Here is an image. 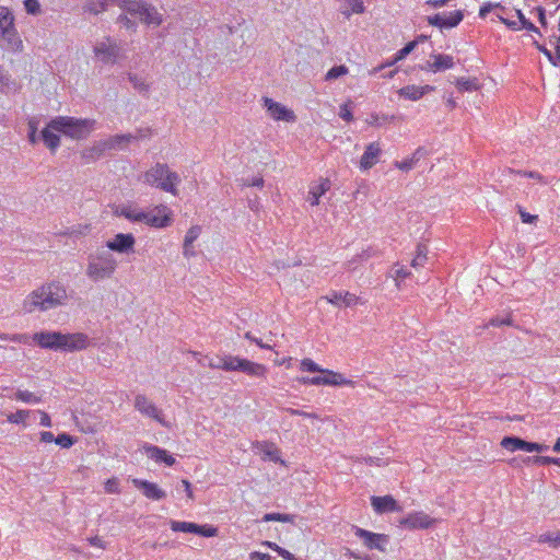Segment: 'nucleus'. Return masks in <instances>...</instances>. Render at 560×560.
Wrapping results in <instances>:
<instances>
[{
	"instance_id": "obj_12",
	"label": "nucleus",
	"mask_w": 560,
	"mask_h": 560,
	"mask_svg": "<svg viewBox=\"0 0 560 560\" xmlns=\"http://www.w3.org/2000/svg\"><path fill=\"white\" fill-rule=\"evenodd\" d=\"M135 244L136 238L131 233H118L106 242V247L119 254H129L133 253Z\"/></svg>"
},
{
	"instance_id": "obj_4",
	"label": "nucleus",
	"mask_w": 560,
	"mask_h": 560,
	"mask_svg": "<svg viewBox=\"0 0 560 560\" xmlns=\"http://www.w3.org/2000/svg\"><path fill=\"white\" fill-rule=\"evenodd\" d=\"M95 120L69 116H58L48 122V127L72 139H85L94 129Z\"/></svg>"
},
{
	"instance_id": "obj_48",
	"label": "nucleus",
	"mask_w": 560,
	"mask_h": 560,
	"mask_svg": "<svg viewBox=\"0 0 560 560\" xmlns=\"http://www.w3.org/2000/svg\"><path fill=\"white\" fill-rule=\"evenodd\" d=\"M24 8L28 14L37 15L40 13V4L38 0H25Z\"/></svg>"
},
{
	"instance_id": "obj_37",
	"label": "nucleus",
	"mask_w": 560,
	"mask_h": 560,
	"mask_svg": "<svg viewBox=\"0 0 560 560\" xmlns=\"http://www.w3.org/2000/svg\"><path fill=\"white\" fill-rule=\"evenodd\" d=\"M456 88L460 92H471L478 89L476 79L459 78L456 80Z\"/></svg>"
},
{
	"instance_id": "obj_28",
	"label": "nucleus",
	"mask_w": 560,
	"mask_h": 560,
	"mask_svg": "<svg viewBox=\"0 0 560 560\" xmlns=\"http://www.w3.org/2000/svg\"><path fill=\"white\" fill-rule=\"evenodd\" d=\"M52 131L54 130L47 126L42 130L40 139L51 152H55L60 145V137Z\"/></svg>"
},
{
	"instance_id": "obj_19",
	"label": "nucleus",
	"mask_w": 560,
	"mask_h": 560,
	"mask_svg": "<svg viewBox=\"0 0 560 560\" xmlns=\"http://www.w3.org/2000/svg\"><path fill=\"white\" fill-rule=\"evenodd\" d=\"M143 137L141 130L138 131L137 135L126 133V135H115L107 139H104L107 151L108 150H122L125 149L132 140H137Z\"/></svg>"
},
{
	"instance_id": "obj_8",
	"label": "nucleus",
	"mask_w": 560,
	"mask_h": 560,
	"mask_svg": "<svg viewBox=\"0 0 560 560\" xmlns=\"http://www.w3.org/2000/svg\"><path fill=\"white\" fill-rule=\"evenodd\" d=\"M93 51L95 56L105 65L115 63L120 56V47L109 37H107L106 40L98 42L94 46Z\"/></svg>"
},
{
	"instance_id": "obj_9",
	"label": "nucleus",
	"mask_w": 560,
	"mask_h": 560,
	"mask_svg": "<svg viewBox=\"0 0 560 560\" xmlns=\"http://www.w3.org/2000/svg\"><path fill=\"white\" fill-rule=\"evenodd\" d=\"M135 408L142 415L156 420L160 424L168 428L167 421L164 419L162 410L151 402L144 395L138 394L135 397Z\"/></svg>"
},
{
	"instance_id": "obj_49",
	"label": "nucleus",
	"mask_w": 560,
	"mask_h": 560,
	"mask_svg": "<svg viewBox=\"0 0 560 560\" xmlns=\"http://www.w3.org/2000/svg\"><path fill=\"white\" fill-rule=\"evenodd\" d=\"M266 545L269 548H271L272 550L277 551L278 555L281 556L282 558H284L285 560H295L294 555H292L290 551L279 547L277 544L267 541Z\"/></svg>"
},
{
	"instance_id": "obj_1",
	"label": "nucleus",
	"mask_w": 560,
	"mask_h": 560,
	"mask_svg": "<svg viewBox=\"0 0 560 560\" xmlns=\"http://www.w3.org/2000/svg\"><path fill=\"white\" fill-rule=\"evenodd\" d=\"M31 339L43 349L66 352L84 350L91 343L89 336L83 332L63 334L61 331L42 330L35 332L32 337L30 336Z\"/></svg>"
},
{
	"instance_id": "obj_31",
	"label": "nucleus",
	"mask_w": 560,
	"mask_h": 560,
	"mask_svg": "<svg viewBox=\"0 0 560 560\" xmlns=\"http://www.w3.org/2000/svg\"><path fill=\"white\" fill-rule=\"evenodd\" d=\"M432 58L434 59V61L432 62V67H434V72L451 69L455 65L454 58L450 55L438 54L432 55Z\"/></svg>"
},
{
	"instance_id": "obj_32",
	"label": "nucleus",
	"mask_w": 560,
	"mask_h": 560,
	"mask_svg": "<svg viewBox=\"0 0 560 560\" xmlns=\"http://www.w3.org/2000/svg\"><path fill=\"white\" fill-rule=\"evenodd\" d=\"M513 174H517V175H521V176H524V177H528V178H534V179H537L539 183L544 184V185H547L549 182L538 172H533V171H515L513 168H505L503 170L502 172V175L505 176V175H513Z\"/></svg>"
},
{
	"instance_id": "obj_40",
	"label": "nucleus",
	"mask_w": 560,
	"mask_h": 560,
	"mask_svg": "<svg viewBox=\"0 0 560 560\" xmlns=\"http://www.w3.org/2000/svg\"><path fill=\"white\" fill-rule=\"evenodd\" d=\"M15 399L21 400L23 402L27 404H37L40 401V398L34 395L33 393L28 390H16L15 393Z\"/></svg>"
},
{
	"instance_id": "obj_20",
	"label": "nucleus",
	"mask_w": 560,
	"mask_h": 560,
	"mask_svg": "<svg viewBox=\"0 0 560 560\" xmlns=\"http://www.w3.org/2000/svg\"><path fill=\"white\" fill-rule=\"evenodd\" d=\"M381 153L382 149L377 142L368 144L360 160V168L363 171L370 170L378 162Z\"/></svg>"
},
{
	"instance_id": "obj_35",
	"label": "nucleus",
	"mask_w": 560,
	"mask_h": 560,
	"mask_svg": "<svg viewBox=\"0 0 560 560\" xmlns=\"http://www.w3.org/2000/svg\"><path fill=\"white\" fill-rule=\"evenodd\" d=\"M398 94L410 101H418L422 97V91L417 85H407L398 91Z\"/></svg>"
},
{
	"instance_id": "obj_7",
	"label": "nucleus",
	"mask_w": 560,
	"mask_h": 560,
	"mask_svg": "<svg viewBox=\"0 0 560 560\" xmlns=\"http://www.w3.org/2000/svg\"><path fill=\"white\" fill-rule=\"evenodd\" d=\"M117 261L109 252H100L91 256L86 269V276L93 281L110 278L115 272Z\"/></svg>"
},
{
	"instance_id": "obj_58",
	"label": "nucleus",
	"mask_w": 560,
	"mask_h": 560,
	"mask_svg": "<svg viewBox=\"0 0 560 560\" xmlns=\"http://www.w3.org/2000/svg\"><path fill=\"white\" fill-rule=\"evenodd\" d=\"M105 491L107 493H118L119 492V482H118V480L115 479V478L108 479L105 482Z\"/></svg>"
},
{
	"instance_id": "obj_47",
	"label": "nucleus",
	"mask_w": 560,
	"mask_h": 560,
	"mask_svg": "<svg viewBox=\"0 0 560 560\" xmlns=\"http://www.w3.org/2000/svg\"><path fill=\"white\" fill-rule=\"evenodd\" d=\"M533 459L534 463L540 464V465H557L560 466V458L559 457H549V456H534L533 458L528 457V460Z\"/></svg>"
},
{
	"instance_id": "obj_27",
	"label": "nucleus",
	"mask_w": 560,
	"mask_h": 560,
	"mask_svg": "<svg viewBox=\"0 0 560 560\" xmlns=\"http://www.w3.org/2000/svg\"><path fill=\"white\" fill-rule=\"evenodd\" d=\"M141 21L148 25L159 26L161 25L163 20L162 15L158 12V10L153 5L148 3L141 15Z\"/></svg>"
},
{
	"instance_id": "obj_23",
	"label": "nucleus",
	"mask_w": 560,
	"mask_h": 560,
	"mask_svg": "<svg viewBox=\"0 0 560 560\" xmlns=\"http://www.w3.org/2000/svg\"><path fill=\"white\" fill-rule=\"evenodd\" d=\"M107 151L104 140L95 141L91 147L85 148L81 152V156L85 163L97 161Z\"/></svg>"
},
{
	"instance_id": "obj_15",
	"label": "nucleus",
	"mask_w": 560,
	"mask_h": 560,
	"mask_svg": "<svg viewBox=\"0 0 560 560\" xmlns=\"http://www.w3.org/2000/svg\"><path fill=\"white\" fill-rule=\"evenodd\" d=\"M264 103L269 112L270 116L275 120H283V121H294L295 115L291 109H288L282 104L275 102L269 97H264Z\"/></svg>"
},
{
	"instance_id": "obj_6",
	"label": "nucleus",
	"mask_w": 560,
	"mask_h": 560,
	"mask_svg": "<svg viewBox=\"0 0 560 560\" xmlns=\"http://www.w3.org/2000/svg\"><path fill=\"white\" fill-rule=\"evenodd\" d=\"M209 366L224 371H240L256 377H266L267 373V368L264 364L232 355L218 357L215 361H210Z\"/></svg>"
},
{
	"instance_id": "obj_25",
	"label": "nucleus",
	"mask_w": 560,
	"mask_h": 560,
	"mask_svg": "<svg viewBox=\"0 0 560 560\" xmlns=\"http://www.w3.org/2000/svg\"><path fill=\"white\" fill-rule=\"evenodd\" d=\"M116 4V0H86L82 7L83 13L97 15L107 10L109 5Z\"/></svg>"
},
{
	"instance_id": "obj_5",
	"label": "nucleus",
	"mask_w": 560,
	"mask_h": 560,
	"mask_svg": "<svg viewBox=\"0 0 560 560\" xmlns=\"http://www.w3.org/2000/svg\"><path fill=\"white\" fill-rule=\"evenodd\" d=\"M0 48L11 52L23 49V42L15 26L14 14L9 8L2 5H0Z\"/></svg>"
},
{
	"instance_id": "obj_46",
	"label": "nucleus",
	"mask_w": 560,
	"mask_h": 560,
	"mask_svg": "<svg viewBox=\"0 0 560 560\" xmlns=\"http://www.w3.org/2000/svg\"><path fill=\"white\" fill-rule=\"evenodd\" d=\"M55 443L63 448H69L74 444V439L68 433H61L55 439Z\"/></svg>"
},
{
	"instance_id": "obj_52",
	"label": "nucleus",
	"mask_w": 560,
	"mask_h": 560,
	"mask_svg": "<svg viewBox=\"0 0 560 560\" xmlns=\"http://www.w3.org/2000/svg\"><path fill=\"white\" fill-rule=\"evenodd\" d=\"M372 256V249L369 248V249H365L363 250L361 254H359L357 257H354L353 259L349 260L348 261V268L349 269H354L355 268V262L357 261H363V260H366L368 258H370Z\"/></svg>"
},
{
	"instance_id": "obj_11",
	"label": "nucleus",
	"mask_w": 560,
	"mask_h": 560,
	"mask_svg": "<svg viewBox=\"0 0 560 560\" xmlns=\"http://www.w3.org/2000/svg\"><path fill=\"white\" fill-rule=\"evenodd\" d=\"M354 534L363 540V544L369 549H376L380 551L385 550V545L388 542V536L385 534H375L366 529L354 526Z\"/></svg>"
},
{
	"instance_id": "obj_2",
	"label": "nucleus",
	"mask_w": 560,
	"mask_h": 560,
	"mask_svg": "<svg viewBox=\"0 0 560 560\" xmlns=\"http://www.w3.org/2000/svg\"><path fill=\"white\" fill-rule=\"evenodd\" d=\"M67 299L65 287L58 282H51L27 294L23 301L22 311L24 313L46 312L62 305Z\"/></svg>"
},
{
	"instance_id": "obj_10",
	"label": "nucleus",
	"mask_w": 560,
	"mask_h": 560,
	"mask_svg": "<svg viewBox=\"0 0 560 560\" xmlns=\"http://www.w3.org/2000/svg\"><path fill=\"white\" fill-rule=\"evenodd\" d=\"M171 529L174 532H183L196 534L203 537H214L218 533V528L211 525H199L189 522L171 521Z\"/></svg>"
},
{
	"instance_id": "obj_36",
	"label": "nucleus",
	"mask_w": 560,
	"mask_h": 560,
	"mask_svg": "<svg viewBox=\"0 0 560 560\" xmlns=\"http://www.w3.org/2000/svg\"><path fill=\"white\" fill-rule=\"evenodd\" d=\"M428 248L424 244H418L416 250V257L411 261V267H422L427 261Z\"/></svg>"
},
{
	"instance_id": "obj_59",
	"label": "nucleus",
	"mask_w": 560,
	"mask_h": 560,
	"mask_svg": "<svg viewBox=\"0 0 560 560\" xmlns=\"http://www.w3.org/2000/svg\"><path fill=\"white\" fill-rule=\"evenodd\" d=\"M415 165H416V163L410 158L406 159L404 161H400V162L399 161L395 162V166L405 172L410 171L411 168L415 167Z\"/></svg>"
},
{
	"instance_id": "obj_38",
	"label": "nucleus",
	"mask_w": 560,
	"mask_h": 560,
	"mask_svg": "<svg viewBox=\"0 0 560 560\" xmlns=\"http://www.w3.org/2000/svg\"><path fill=\"white\" fill-rule=\"evenodd\" d=\"M489 326H493V327H500V326H513V319H512V315L510 313L505 314V315H498V316H494L492 317L489 323H488Z\"/></svg>"
},
{
	"instance_id": "obj_45",
	"label": "nucleus",
	"mask_w": 560,
	"mask_h": 560,
	"mask_svg": "<svg viewBox=\"0 0 560 560\" xmlns=\"http://www.w3.org/2000/svg\"><path fill=\"white\" fill-rule=\"evenodd\" d=\"M31 411L28 410H18L16 412L14 413H11L9 417H8V420L11 422V423H25L27 417L30 416Z\"/></svg>"
},
{
	"instance_id": "obj_54",
	"label": "nucleus",
	"mask_w": 560,
	"mask_h": 560,
	"mask_svg": "<svg viewBox=\"0 0 560 560\" xmlns=\"http://www.w3.org/2000/svg\"><path fill=\"white\" fill-rule=\"evenodd\" d=\"M117 22L119 24H121L124 27H126L127 30H132L135 31L136 27H137V24L135 21H132L131 19H129L126 14H120L118 18H117Z\"/></svg>"
},
{
	"instance_id": "obj_57",
	"label": "nucleus",
	"mask_w": 560,
	"mask_h": 560,
	"mask_svg": "<svg viewBox=\"0 0 560 560\" xmlns=\"http://www.w3.org/2000/svg\"><path fill=\"white\" fill-rule=\"evenodd\" d=\"M349 5L351 8V13L361 14L365 10L363 0H349Z\"/></svg>"
},
{
	"instance_id": "obj_60",
	"label": "nucleus",
	"mask_w": 560,
	"mask_h": 560,
	"mask_svg": "<svg viewBox=\"0 0 560 560\" xmlns=\"http://www.w3.org/2000/svg\"><path fill=\"white\" fill-rule=\"evenodd\" d=\"M339 116L346 121H351L353 119V115L347 104H343L340 107Z\"/></svg>"
},
{
	"instance_id": "obj_63",
	"label": "nucleus",
	"mask_w": 560,
	"mask_h": 560,
	"mask_svg": "<svg viewBox=\"0 0 560 560\" xmlns=\"http://www.w3.org/2000/svg\"><path fill=\"white\" fill-rule=\"evenodd\" d=\"M243 186H253L261 188L264 186V178L256 177L253 179H243Z\"/></svg>"
},
{
	"instance_id": "obj_64",
	"label": "nucleus",
	"mask_w": 560,
	"mask_h": 560,
	"mask_svg": "<svg viewBox=\"0 0 560 560\" xmlns=\"http://www.w3.org/2000/svg\"><path fill=\"white\" fill-rule=\"evenodd\" d=\"M249 559L250 560H271V556L268 555V553H262V552H259V551H253L249 553Z\"/></svg>"
},
{
	"instance_id": "obj_16",
	"label": "nucleus",
	"mask_w": 560,
	"mask_h": 560,
	"mask_svg": "<svg viewBox=\"0 0 560 560\" xmlns=\"http://www.w3.org/2000/svg\"><path fill=\"white\" fill-rule=\"evenodd\" d=\"M464 19V13L460 10L451 12L448 15L445 14H435L433 16H429V24L438 27L451 28L457 26Z\"/></svg>"
},
{
	"instance_id": "obj_55",
	"label": "nucleus",
	"mask_w": 560,
	"mask_h": 560,
	"mask_svg": "<svg viewBox=\"0 0 560 560\" xmlns=\"http://www.w3.org/2000/svg\"><path fill=\"white\" fill-rule=\"evenodd\" d=\"M299 381L303 384H310V385H324V383H327L324 378V376H313V377H301Z\"/></svg>"
},
{
	"instance_id": "obj_22",
	"label": "nucleus",
	"mask_w": 560,
	"mask_h": 560,
	"mask_svg": "<svg viewBox=\"0 0 560 560\" xmlns=\"http://www.w3.org/2000/svg\"><path fill=\"white\" fill-rule=\"evenodd\" d=\"M327 302L337 305V306H351L359 302V298L350 292H337L332 291L329 295L325 298Z\"/></svg>"
},
{
	"instance_id": "obj_62",
	"label": "nucleus",
	"mask_w": 560,
	"mask_h": 560,
	"mask_svg": "<svg viewBox=\"0 0 560 560\" xmlns=\"http://www.w3.org/2000/svg\"><path fill=\"white\" fill-rule=\"evenodd\" d=\"M285 411L291 416H302L305 418H313V419L317 418V416L315 413L305 412V411H302L299 409L287 408Z\"/></svg>"
},
{
	"instance_id": "obj_24",
	"label": "nucleus",
	"mask_w": 560,
	"mask_h": 560,
	"mask_svg": "<svg viewBox=\"0 0 560 560\" xmlns=\"http://www.w3.org/2000/svg\"><path fill=\"white\" fill-rule=\"evenodd\" d=\"M144 451L148 457L154 459L155 462H163L167 466H173L175 464V458L165 450L160 448L159 446L147 445L144 446Z\"/></svg>"
},
{
	"instance_id": "obj_56",
	"label": "nucleus",
	"mask_w": 560,
	"mask_h": 560,
	"mask_svg": "<svg viewBox=\"0 0 560 560\" xmlns=\"http://www.w3.org/2000/svg\"><path fill=\"white\" fill-rule=\"evenodd\" d=\"M129 81L131 82L133 88L139 90V91H147L148 90V85L145 84V82L142 79L138 78L136 74H130L129 75Z\"/></svg>"
},
{
	"instance_id": "obj_3",
	"label": "nucleus",
	"mask_w": 560,
	"mask_h": 560,
	"mask_svg": "<svg viewBox=\"0 0 560 560\" xmlns=\"http://www.w3.org/2000/svg\"><path fill=\"white\" fill-rule=\"evenodd\" d=\"M142 180L150 186L177 196L176 186L180 184L182 178L176 172L171 171L167 164L156 163L143 173Z\"/></svg>"
},
{
	"instance_id": "obj_41",
	"label": "nucleus",
	"mask_w": 560,
	"mask_h": 560,
	"mask_svg": "<svg viewBox=\"0 0 560 560\" xmlns=\"http://www.w3.org/2000/svg\"><path fill=\"white\" fill-rule=\"evenodd\" d=\"M0 339L9 340L12 342H18V343H24V345L30 343V336L26 334H13V335L1 334Z\"/></svg>"
},
{
	"instance_id": "obj_51",
	"label": "nucleus",
	"mask_w": 560,
	"mask_h": 560,
	"mask_svg": "<svg viewBox=\"0 0 560 560\" xmlns=\"http://www.w3.org/2000/svg\"><path fill=\"white\" fill-rule=\"evenodd\" d=\"M517 212L520 213L523 223L534 224L538 221V215L526 212L521 206H517Z\"/></svg>"
},
{
	"instance_id": "obj_61",
	"label": "nucleus",
	"mask_w": 560,
	"mask_h": 560,
	"mask_svg": "<svg viewBox=\"0 0 560 560\" xmlns=\"http://www.w3.org/2000/svg\"><path fill=\"white\" fill-rule=\"evenodd\" d=\"M538 541L541 544H549L550 546H552L555 548V534L553 533L541 534L538 537Z\"/></svg>"
},
{
	"instance_id": "obj_33",
	"label": "nucleus",
	"mask_w": 560,
	"mask_h": 560,
	"mask_svg": "<svg viewBox=\"0 0 560 560\" xmlns=\"http://www.w3.org/2000/svg\"><path fill=\"white\" fill-rule=\"evenodd\" d=\"M500 444L503 448L511 452H515L517 450L523 451L524 440L514 435L504 436Z\"/></svg>"
},
{
	"instance_id": "obj_44",
	"label": "nucleus",
	"mask_w": 560,
	"mask_h": 560,
	"mask_svg": "<svg viewBox=\"0 0 560 560\" xmlns=\"http://www.w3.org/2000/svg\"><path fill=\"white\" fill-rule=\"evenodd\" d=\"M418 45V40H411L407 43L401 49H399L396 55V60L405 59Z\"/></svg>"
},
{
	"instance_id": "obj_18",
	"label": "nucleus",
	"mask_w": 560,
	"mask_h": 560,
	"mask_svg": "<svg viewBox=\"0 0 560 560\" xmlns=\"http://www.w3.org/2000/svg\"><path fill=\"white\" fill-rule=\"evenodd\" d=\"M371 504L374 511L378 514L401 511V508L398 505L397 501L392 495H373L371 498Z\"/></svg>"
},
{
	"instance_id": "obj_34",
	"label": "nucleus",
	"mask_w": 560,
	"mask_h": 560,
	"mask_svg": "<svg viewBox=\"0 0 560 560\" xmlns=\"http://www.w3.org/2000/svg\"><path fill=\"white\" fill-rule=\"evenodd\" d=\"M201 233V228L199 225L191 226L184 240V255L188 256V247H192V243L198 238Z\"/></svg>"
},
{
	"instance_id": "obj_43",
	"label": "nucleus",
	"mask_w": 560,
	"mask_h": 560,
	"mask_svg": "<svg viewBox=\"0 0 560 560\" xmlns=\"http://www.w3.org/2000/svg\"><path fill=\"white\" fill-rule=\"evenodd\" d=\"M301 370L311 372V373H322L325 369H322L317 363H315L312 359H303L301 362Z\"/></svg>"
},
{
	"instance_id": "obj_30",
	"label": "nucleus",
	"mask_w": 560,
	"mask_h": 560,
	"mask_svg": "<svg viewBox=\"0 0 560 560\" xmlns=\"http://www.w3.org/2000/svg\"><path fill=\"white\" fill-rule=\"evenodd\" d=\"M323 376L327 383H324V385H332V386H341V385H349L352 386L353 382L351 380H347L342 376V374L334 372L331 370H324Z\"/></svg>"
},
{
	"instance_id": "obj_14",
	"label": "nucleus",
	"mask_w": 560,
	"mask_h": 560,
	"mask_svg": "<svg viewBox=\"0 0 560 560\" xmlns=\"http://www.w3.org/2000/svg\"><path fill=\"white\" fill-rule=\"evenodd\" d=\"M433 523L434 520L422 511L410 513L399 521V525L408 529L429 528Z\"/></svg>"
},
{
	"instance_id": "obj_42",
	"label": "nucleus",
	"mask_w": 560,
	"mask_h": 560,
	"mask_svg": "<svg viewBox=\"0 0 560 560\" xmlns=\"http://www.w3.org/2000/svg\"><path fill=\"white\" fill-rule=\"evenodd\" d=\"M347 73H348V68L346 66H343V65L335 66L328 70L325 79L327 81H331V80L338 79L339 77L345 75Z\"/></svg>"
},
{
	"instance_id": "obj_29",
	"label": "nucleus",
	"mask_w": 560,
	"mask_h": 560,
	"mask_svg": "<svg viewBox=\"0 0 560 560\" xmlns=\"http://www.w3.org/2000/svg\"><path fill=\"white\" fill-rule=\"evenodd\" d=\"M330 188V182L328 179L323 180L319 185L312 187L308 191L307 200L312 206L319 203V198Z\"/></svg>"
},
{
	"instance_id": "obj_53",
	"label": "nucleus",
	"mask_w": 560,
	"mask_h": 560,
	"mask_svg": "<svg viewBox=\"0 0 560 560\" xmlns=\"http://www.w3.org/2000/svg\"><path fill=\"white\" fill-rule=\"evenodd\" d=\"M398 61H399V60H396V55H395L393 59L387 60L386 62H384V63H382V65H380V66H377V67H374L373 69H371V70L369 71V73H370L371 75H376V74H377V73H380L383 69L388 68V67H393V66H394V65H396Z\"/></svg>"
},
{
	"instance_id": "obj_17",
	"label": "nucleus",
	"mask_w": 560,
	"mask_h": 560,
	"mask_svg": "<svg viewBox=\"0 0 560 560\" xmlns=\"http://www.w3.org/2000/svg\"><path fill=\"white\" fill-rule=\"evenodd\" d=\"M132 483L142 491L143 495L152 500H162L166 498V492L158 487L156 483L142 479H133Z\"/></svg>"
},
{
	"instance_id": "obj_50",
	"label": "nucleus",
	"mask_w": 560,
	"mask_h": 560,
	"mask_svg": "<svg viewBox=\"0 0 560 560\" xmlns=\"http://www.w3.org/2000/svg\"><path fill=\"white\" fill-rule=\"evenodd\" d=\"M548 448L547 445L535 443V442H527L524 440L523 451L526 452H544Z\"/></svg>"
},
{
	"instance_id": "obj_26",
	"label": "nucleus",
	"mask_w": 560,
	"mask_h": 560,
	"mask_svg": "<svg viewBox=\"0 0 560 560\" xmlns=\"http://www.w3.org/2000/svg\"><path fill=\"white\" fill-rule=\"evenodd\" d=\"M147 4L143 0H116L117 7L131 15H139L140 18Z\"/></svg>"
},
{
	"instance_id": "obj_21",
	"label": "nucleus",
	"mask_w": 560,
	"mask_h": 560,
	"mask_svg": "<svg viewBox=\"0 0 560 560\" xmlns=\"http://www.w3.org/2000/svg\"><path fill=\"white\" fill-rule=\"evenodd\" d=\"M114 214L117 217H124L131 222H142L145 219V211L138 209L131 205L118 206L114 210Z\"/></svg>"
},
{
	"instance_id": "obj_13",
	"label": "nucleus",
	"mask_w": 560,
	"mask_h": 560,
	"mask_svg": "<svg viewBox=\"0 0 560 560\" xmlns=\"http://www.w3.org/2000/svg\"><path fill=\"white\" fill-rule=\"evenodd\" d=\"M171 210L166 206L155 207L152 211H145V219L142 222L153 228H166L172 223Z\"/></svg>"
},
{
	"instance_id": "obj_39",
	"label": "nucleus",
	"mask_w": 560,
	"mask_h": 560,
	"mask_svg": "<svg viewBox=\"0 0 560 560\" xmlns=\"http://www.w3.org/2000/svg\"><path fill=\"white\" fill-rule=\"evenodd\" d=\"M294 516L291 514H281V513H267L264 515V522H283V523H293Z\"/></svg>"
}]
</instances>
